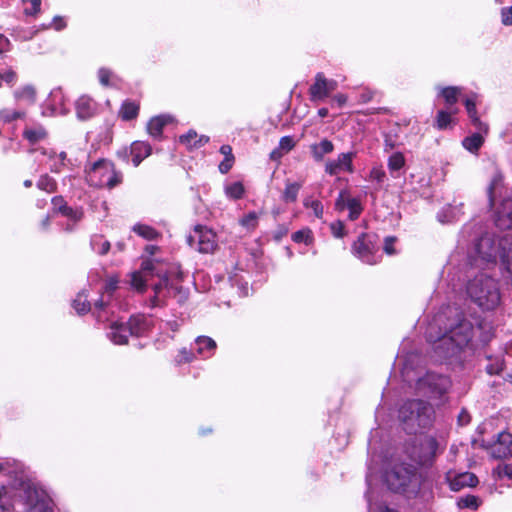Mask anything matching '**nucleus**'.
I'll use <instances>...</instances> for the list:
<instances>
[{
  "instance_id": "nucleus-44",
  "label": "nucleus",
  "mask_w": 512,
  "mask_h": 512,
  "mask_svg": "<svg viewBox=\"0 0 512 512\" xmlns=\"http://www.w3.org/2000/svg\"><path fill=\"white\" fill-rule=\"evenodd\" d=\"M73 307L79 314H85L90 310V304L87 301L86 297L82 294H79L73 302Z\"/></svg>"
},
{
  "instance_id": "nucleus-18",
  "label": "nucleus",
  "mask_w": 512,
  "mask_h": 512,
  "mask_svg": "<svg viewBox=\"0 0 512 512\" xmlns=\"http://www.w3.org/2000/svg\"><path fill=\"white\" fill-rule=\"evenodd\" d=\"M173 121L170 115H159L150 119L147 124V132L155 139H161L163 128Z\"/></svg>"
},
{
  "instance_id": "nucleus-20",
  "label": "nucleus",
  "mask_w": 512,
  "mask_h": 512,
  "mask_svg": "<svg viewBox=\"0 0 512 512\" xmlns=\"http://www.w3.org/2000/svg\"><path fill=\"white\" fill-rule=\"evenodd\" d=\"M129 331L126 323L114 322L110 326L108 333L109 339L116 345H125L128 343Z\"/></svg>"
},
{
  "instance_id": "nucleus-56",
  "label": "nucleus",
  "mask_w": 512,
  "mask_h": 512,
  "mask_svg": "<svg viewBox=\"0 0 512 512\" xmlns=\"http://www.w3.org/2000/svg\"><path fill=\"white\" fill-rule=\"evenodd\" d=\"M496 471L500 477L512 479V464H499Z\"/></svg>"
},
{
  "instance_id": "nucleus-12",
  "label": "nucleus",
  "mask_w": 512,
  "mask_h": 512,
  "mask_svg": "<svg viewBox=\"0 0 512 512\" xmlns=\"http://www.w3.org/2000/svg\"><path fill=\"white\" fill-rule=\"evenodd\" d=\"M126 325L130 336L141 337L151 329L152 323L145 315L136 314L129 318Z\"/></svg>"
},
{
  "instance_id": "nucleus-22",
  "label": "nucleus",
  "mask_w": 512,
  "mask_h": 512,
  "mask_svg": "<svg viewBox=\"0 0 512 512\" xmlns=\"http://www.w3.org/2000/svg\"><path fill=\"white\" fill-rule=\"evenodd\" d=\"M152 148L149 143L137 141L131 146L132 162L134 166H138L143 159L151 154Z\"/></svg>"
},
{
  "instance_id": "nucleus-19",
  "label": "nucleus",
  "mask_w": 512,
  "mask_h": 512,
  "mask_svg": "<svg viewBox=\"0 0 512 512\" xmlns=\"http://www.w3.org/2000/svg\"><path fill=\"white\" fill-rule=\"evenodd\" d=\"M210 138L206 135L198 136L193 129L179 137V142L187 147L188 150L203 147L209 142Z\"/></svg>"
},
{
  "instance_id": "nucleus-21",
  "label": "nucleus",
  "mask_w": 512,
  "mask_h": 512,
  "mask_svg": "<svg viewBox=\"0 0 512 512\" xmlns=\"http://www.w3.org/2000/svg\"><path fill=\"white\" fill-rule=\"evenodd\" d=\"M495 224L501 229L512 227V200L504 201L502 210L497 213Z\"/></svg>"
},
{
  "instance_id": "nucleus-9",
  "label": "nucleus",
  "mask_w": 512,
  "mask_h": 512,
  "mask_svg": "<svg viewBox=\"0 0 512 512\" xmlns=\"http://www.w3.org/2000/svg\"><path fill=\"white\" fill-rule=\"evenodd\" d=\"M438 443L434 437L420 436L417 445L411 451V458L420 465L429 464L436 455Z\"/></svg>"
},
{
  "instance_id": "nucleus-13",
  "label": "nucleus",
  "mask_w": 512,
  "mask_h": 512,
  "mask_svg": "<svg viewBox=\"0 0 512 512\" xmlns=\"http://www.w3.org/2000/svg\"><path fill=\"white\" fill-rule=\"evenodd\" d=\"M512 434L502 431L497 436V441L491 447V455L494 458L501 459L511 453Z\"/></svg>"
},
{
  "instance_id": "nucleus-6",
  "label": "nucleus",
  "mask_w": 512,
  "mask_h": 512,
  "mask_svg": "<svg viewBox=\"0 0 512 512\" xmlns=\"http://www.w3.org/2000/svg\"><path fill=\"white\" fill-rule=\"evenodd\" d=\"M154 296L150 299V306H162L165 299L170 296H179L178 302H184L187 299V291L182 286L174 285L165 274L160 277L159 283L153 286Z\"/></svg>"
},
{
  "instance_id": "nucleus-5",
  "label": "nucleus",
  "mask_w": 512,
  "mask_h": 512,
  "mask_svg": "<svg viewBox=\"0 0 512 512\" xmlns=\"http://www.w3.org/2000/svg\"><path fill=\"white\" fill-rule=\"evenodd\" d=\"M386 483L390 490L398 493H415L420 486L416 467L408 463L395 464L386 474Z\"/></svg>"
},
{
  "instance_id": "nucleus-42",
  "label": "nucleus",
  "mask_w": 512,
  "mask_h": 512,
  "mask_svg": "<svg viewBox=\"0 0 512 512\" xmlns=\"http://www.w3.org/2000/svg\"><path fill=\"white\" fill-rule=\"evenodd\" d=\"M240 224L247 230H254L258 225V215L256 212H249L240 219Z\"/></svg>"
},
{
  "instance_id": "nucleus-26",
  "label": "nucleus",
  "mask_w": 512,
  "mask_h": 512,
  "mask_svg": "<svg viewBox=\"0 0 512 512\" xmlns=\"http://www.w3.org/2000/svg\"><path fill=\"white\" fill-rule=\"evenodd\" d=\"M196 346L199 354L210 357L216 349V342L208 336H199L196 339Z\"/></svg>"
},
{
  "instance_id": "nucleus-10",
  "label": "nucleus",
  "mask_w": 512,
  "mask_h": 512,
  "mask_svg": "<svg viewBox=\"0 0 512 512\" xmlns=\"http://www.w3.org/2000/svg\"><path fill=\"white\" fill-rule=\"evenodd\" d=\"M25 512H53L49 497L36 488L28 487L25 490Z\"/></svg>"
},
{
  "instance_id": "nucleus-54",
  "label": "nucleus",
  "mask_w": 512,
  "mask_h": 512,
  "mask_svg": "<svg viewBox=\"0 0 512 512\" xmlns=\"http://www.w3.org/2000/svg\"><path fill=\"white\" fill-rule=\"evenodd\" d=\"M330 229L334 237L343 238L345 235V227L342 221H336L330 224Z\"/></svg>"
},
{
  "instance_id": "nucleus-51",
  "label": "nucleus",
  "mask_w": 512,
  "mask_h": 512,
  "mask_svg": "<svg viewBox=\"0 0 512 512\" xmlns=\"http://www.w3.org/2000/svg\"><path fill=\"white\" fill-rule=\"evenodd\" d=\"M15 97L18 99L26 98L33 101L35 98V90L31 86H26L23 89L15 92Z\"/></svg>"
},
{
  "instance_id": "nucleus-4",
  "label": "nucleus",
  "mask_w": 512,
  "mask_h": 512,
  "mask_svg": "<svg viewBox=\"0 0 512 512\" xmlns=\"http://www.w3.org/2000/svg\"><path fill=\"white\" fill-rule=\"evenodd\" d=\"M433 409L423 400L406 401L399 410V419L409 434H416L420 429L428 427L432 422Z\"/></svg>"
},
{
  "instance_id": "nucleus-14",
  "label": "nucleus",
  "mask_w": 512,
  "mask_h": 512,
  "mask_svg": "<svg viewBox=\"0 0 512 512\" xmlns=\"http://www.w3.org/2000/svg\"><path fill=\"white\" fill-rule=\"evenodd\" d=\"M424 383L432 392L438 395L446 393L451 385V381L447 376L435 373H428L424 378Z\"/></svg>"
},
{
  "instance_id": "nucleus-27",
  "label": "nucleus",
  "mask_w": 512,
  "mask_h": 512,
  "mask_svg": "<svg viewBox=\"0 0 512 512\" xmlns=\"http://www.w3.org/2000/svg\"><path fill=\"white\" fill-rule=\"evenodd\" d=\"M476 330L480 332L479 341L482 345L488 344L494 337L493 326L490 322L480 320L476 324Z\"/></svg>"
},
{
  "instance_id": "nucleus-53",
  "label": "nucleus",
  "mask_w": 512,
  "mask_h": 512,
  "mask_svg": "<svg viewBox=\"0 0 512 512\" xmlns=\"http://www.w3.org/2000/svg\"><path fill=\"white\" fill-rule=\"evenodd\" d=\"M295 146V142L291 136H284L279 141V148L284 152L287 153L291 151Z\"/></svg>"
},
{
  "instance_id": "nucleus-57",
  "label": "nucleus",
  "mask_w": 512,
  "mask_h": 512,
  "mask_svg": "<svg viewBox=\"0 0 512 512\" xmlns=\"http://www.w3.org/2000/svg\"><path fill=\"white\" fill-rule=\"evenodd\" d=\"M396 240L397 239L394 236H388L385 238L383 247L385 253H387L388 255H393L396 253V250L394 248Z\"/></svg>"
},
{
  "instance_id": "nucleus-47",
  "label": "nucleus",
  "mask_w": 512,
  "mask_h": 512,
  "mask_svg": "<svg viewBox=\"0 0 512 512\" xmlns=\"http://www.w3.org/2000/svg\"><path fill=\"white\" fill-rule=\"evenodd\" d=\"M24 116V113L19 111H11L8 109H2L0 111V120L4 123L12 122L18 118H21Z\"/></svg>"
},
{
  "instance_id": "nucleus-23",
  "label": "nucleus",
  "mask_w": 512,
  "mask_h": 512,
  "mask_svg": "<svg viewBox=\"0 0 512 512\" xmlns=\"http://www.w3.org/2000/svg\"><path fill=\"white\" fill-rule=\"evenodd\" d=\"M334 150L333 143L328 139H323L319 143L310 145V151L315 161L320 162L326 154H330Z\"/></svg>"
},
{
  "instance_id": "nucleus-2",
  "label": "nucleus",
  "mask_w": 512,
  "mask_h": 512,
  "mask_svg": "<svg viewBox=\"0 0 512 512\" xmlns=\"http://www.w3.org/2000/svg\"><path fill=\"white\" fill-rule=\"evenodd\" d=\"M475 252L487 263H496L499 256L506 272L512 275V234L497 240L493 234L485 233L476 242Z\"/></svg>"
},
{
  "instance_id": "nucleus-49",
  "label": "nucleus",
  "mask_w": 512,
  "mask_h": 512,
  "mask_svg": "<svg viewBox=\"0 0 512 512\" xmlns=\"http://www.w3.org/2000/svg\"><path fill=\"white\" fill-rule=\"evenodd\" d=\"M337 163L341 170L346 169L352 171V153H341L338 155Z\"/></svg>"
},
{
  "instance_id": "nucleus-52",
  "label": "nucleus",
  "mask_w": 512,
  "mask_h": 512,
  "mask_svg": "<svg viewBox=\"0 0 512 512\" xmlns=\"http://www.w3.org/2000/svg\"><path fill=\"white\" fill-rule=\"evenodd\" d=\"M16 79L17 75L11 69L5 71L4 73H0V87H2L3 82H5L8 85H13Z\"/></svg>"
},
{
  "instance_id": "nucleus-59",
  "label": "nucleus",
  "mask_w": 512,
  "mask_h": 512,
  "mask_svg": "<svg viewBox=\"0 0 512 512\" xmlns=\"http://www.w3.org/2000/svg\"><path fill=\"white\" fill-rule=\"evenodd\" d=\"M234 162H235V159L224 158V160L221 161L218 166L219 171L222 174L228 173L231 170V168L233 167Z\"/></svg>"
},
{
  "instance_id": "nucleus-11",
  "label": "nucleus",
  "mask_w": 512,
  "mask_h": 512,
  "mask_svg": "<svg viewBox=\"0 0 512 512\" xmlns=\"http://www.w3.org/2000/svg\"><path fill=\"white\" fill-rule=\"evenodd\" d=\"M99 169H104L107 174V179L99 180L100 185L112 189L122 182L123 175L120 171L115 169L112 162L105 159H100L94 162L91 167V173H96Z\"/></svg>"
},
{
  "instance_id": "nucleus-34",
  "label": "nucleus",
  "mask_w": 512,
  "mask_h": 512,
  "mask_svg": "<svg viewBox=\"0 0 512 512\" xmlns=\"http://www.w3.org/2000/svg\"><path fill=\"white\" fill-rule=\"evenodd\" d=\"M133 231L147 240L157 239L158 236L160 235L159 232L153 227L142 224L135 225L133 227Z\"/></svg>"
},
{
  "instance_id": "nucleus-40",
  "label": "nucleus",
  "mask_w": 512,
  "mask_h": 512,
  "mask_svg": "<svg viewBox=\"0 0 512 512\" xmlns=\"http://www.w3.org/2000/svg\"><path fill=\"white\" fill-rule=\"evenodd\" d=\"M476 483H477V478L473 474L464 473V474H461L457 479H455L452 482V488L458 489L457 488L458 485L474 486Z\"/></svg>"
},
{
  "instance_id": "nucleus-32",
  "label": "nucleus",
  "mask_w": 512,
  "mask_h": 512,
  "mask_svg": "<svg viewBox=\"0 0 512 512\" xmlns=\"http://www.w3.org/2000/svg\"><path fill=\"white\" fill-rule=\"evenodd\" d=\"M349 210L348 218L351 221H355L359 218L363 211L362 204L357 198H347V207Z\"/></svg>"
},
{
  "instance_id": "nucleus-64",
  "label": "nucleus",
  "mask_w": 512,
  "mask_h": 512,
  "mask_svg": "<svg viewBox=\"0 0 512 512\" xmlns=\"http://www.w3.org/2000/svg\"><path fill=\"white\" fill-rule=\"evenodd\" d=\"M9 47H10L9 39L6 36H4L3 34H0V54L8 51Z\"/></svg>"
},
{
  "instance_id": "nucleus-38",
  "label": "nucleus",
  "mask_w": 512,
  "mask_h": 512,
  "mask_svg": "<svg viewBox=\"0 0 512 512\" xmlns=\"http://www.w3.org/2000/svg\"><path fill=\"white\" fill-rule=\"evenodd\" d=\"M405 165V158L402 153L395 152L388 159V168L391 172L399 171Z\"/></svg>"
},
{
  "instance_id": "nucleus-31",
  "label": "nucleus",
  "mask_w": 512,
  "mask_h": 512,
  "mask_svg": "<svg viewBox=\"0 0 512 512\" xmlns=\"http://www.w3.org/2000/svg\"><path fill=\"white\" fill-rule=\"evenodd\" d=\"M23 136L30 144H36L47 137V131L41 126L32 129H25Z\"/></svg>"
},
{
  "instance_id": "nucleus-41",
  "label": "nucleus",
  "mask_w": 512,
  "mask_h": 512,
  "mask_svg": "<svg viewBox=\"0 0 512 512\" xmlns=\"http://www.w3.org/2000/svg\"><path fill=\"white\" fill-rule=\"evenodd\" d=\"M58 211L62 215L66 216L74 221H79L83 217V212L81 210L73 209L72 207L67 206V204H63L61 207H59Z\"/></svg>"
},
{
  "instance_id": "nucleus-24",
  "label": "nucleus",
  "mask_w": 512,
  "mask_h": 512,
  "mask_svg": "<svg viewBox=\"0 0 512 512\" xmlns=\"http://www.w3.org/2000/svg\"><path fill=\"white\" fill-rule=\"evenodd\" d=\"M465 107H466L467 113L469 115V118H470L472 124L478 129V131L487 133L488 125L483 123L480 120V118L478 117L475 101L473 99H469V98L466 99Z\"/></svg>"
},
{
  "instance_id": "nucleus-62",
  "label": "nucleus",
  "mask_w": 512,
  "mask_h": 512,
  "mask_svg": "<svg viewBox=\"0 0 512 512\" xmlns=\"http://www.w3.org/2000/svg\"><path fill=\"white\" fill-rule=\"evenodd\" d=\"M339 171H341V168L336 160L326 163L325 172L329 175H336Z\"/></svg>"
},
{
  "instance_id": "nucleus-58",
  "label": "nucleus",
  "mask_w": 512,
  "mask_h": 512,
  "mask_svg": "<svg viewBox=\"0 0 512 512\" xmlns=\"http://www.w3.org/2000/svg\"><path fill=\"white\" fill-rule=\"evenodd\" d=\"M501 21L505 26L512 25V6L509 8H502Z\"/></svg>"
},
{
  "instance_id": "nucleus-35",
  "label": "nucleus",
  "mask_w": 512,
  "mask_h": 512,
  "mask_svg": "<svg viewBox=\"0 0 512 512\" xmlns=\"http://www.w3.org/2000/svg\"><path fill=\"white\" fill-rule=\"evenodd\" d=\"M37 187L40 190L46 191L48 193H53L57 189V183L48 174H44L39 178L37 182Z\"/></svg>"
},
{
  "instance_id": "nucleus-25",
  "label": "nucleus",
  "mask_w": 512,
  "mask_h": 512,
  "mask_svg": "<svg viewBox=\"0 0 512 512\" xmlns=\"http://www.w3.org/2000/svg\"><path fill=\"white\" fill-rule=\"evenodd\" d=\"M457 112V108H446V110H439L435 119V127L439 130L447 129L453 122L452 115L456 114Z\"/></svg>"
},
{
  "instance_id": "nucleus-45",
  "label": "nucleus",
  "mask_w": 512,
  "mask_h": 512,
  "mask_svg": "<svg viewBox=\"0 0 512 512\" xmlns=\"http://www.w3.org/2000/svg\"><path fill=\"white\" fill-rule=\"evenodd\" d=\"M292 240L296 243H311V231L309 229L298 230L292 234Z\"/></svg>"
},
{
  "instance_id": "nucleus-3",
  "label": "nucleus",
  "mask_w": 512,
  "mask_h": 512,
  "mask_svg": "<svg viewBox=\"0 0 512 512\" xmlns=\"http://www.w3.org/2000/svg\"><path fill=\"white\" fill-rule=\"evenodd\" d=\"M467 293L472 301L484 310L495 309L501 300L497 280L485 273L476 275L468 282Z\"/></svg>"
},
{
  "instance_id": "nucleus-17",
  "label": "nucleus",
  "mask_w": 512,
  "mask_h": 512,
  "mask_svg": "<svg viewBox=\"0 0 512 512\" xmlns=\"http://www.w3.org/2000/svg\"><path fill=\"white\" fill-rule=\"evenodd\" d=\"M76 114L80 120H87L93 117L96 113V103L94 100L86 95L81 96L76 101Z\"/></svg>"
},
{
  "instance_id": "nucleus-48",
  "label": "nucleus",
  "mask_w": 512,
  "mask_h": 512,
  "mask_svg": "<svg viewBox=\"0 0 512 512\" xmlns=\"http://www.w3.org/2000/svg\"><path fill=\"white\" fill-rule=\"evenodd\" d=\"M24 4H29L24 9V14L28 16H35L40 11L41 0H22Z\"/></svg>"
},
{
  "instance_id": "nucleus-1",
  "label": "nucleus",
  "mask_w": 512,
  "mask_h": 512,
  "mask_svg": "<svg viewBox=\"0 0 512 512\" xmlns=\"http://www.w3.org/2000/svg\"><path fill=\"white\" fill-rule=\"evenodd\" d=\"M446 322L442 334L433 342V352L437 359L460 361L467 349H475L473 342L475 327L468 317L458 309L447 308Z\"/></svg>"
},
{
  "instance_id": "nucleus-60",
  "label": "nucleus",
  "mask_w": 512,
  "mask_h": 512,
  "mask_svg": "<svg viewBox=\"0 0 512 512\" xmlns=\"http://www.w3.org/2000/svg\"><path fill=\"white\" fill-rule=\"evenodd\" d=\"M111 76V71L106 68H100L98 71V77L99 81L102 85L108 86L109 85V79Z\"/></svg>"
},
{
  "instance_id": "nucleus-29",
  "label": "nucleus",
  "mask_w": 512,
  "mask_h": 512,
  "mask_svg": "<svg viewBox=\"0 0 512 512\" xmlns=\"http://www.w3.org/2000/svg\"><path fill=\"white\" fill-rule=\"evenodd\" d=\"M484 143V138L480 131L474 133L468 137H465L462 141L463 147L471 153H476Z\"/></svg>"
},
{
  "instance_id": "nucleus-30",
  "label": "nucleus",
  "mask_w": 512,
  "mask_h": 512,
  "mask_svg": "<svg viewBox=\"0 0 512 512\" xmlns=\"http://www.w3.org/2000/svg\"><path fill=\"white\" fill-rule=\"evenodd\" d=\"M461 93V89L459 87H446L442 89V96L445 100L447 108H455L454 105L458 102V96Z\"/></svg>"
},
{
  "instance_id": "nucleus-63",
  "label": "nucleus",
  "mask_w": 512,
  "mask_h": 512,
  "mask_svg": "<svg viewBox=\"0 0 512 512\" xmlns=\"http://www.w3.org/2000/svg\"><path fill=\"white\" fill-rule=\"evenodd\" d=\"M373 96L374 92L372 90L365 89L359 94V102L367 103L372 100Z\"/></svg>"
},
{
  "instance_id": "nucleus-8",
  "label": "nucleus",
  "mask_w": 512,
  "mask_h": 512,
  "mask_svg": "<svg viewBox=\"0 0 512 512\" xmlns=\"http://www.w3.org/2000/svg\"><path fill=\"white\" fill-rule=\"evenodd\" d=\"M375 238V235L362 233L352 245V252L364 263L372 265L377 262L374 258L378 251Z\"/></svg>"
},
{
  "instance_id": "nucleus-46",
  "label": "nucleus",
  "mask_w": 512,
  "mask_h": 512,
  "mask_svg": "<svg viewBox=\"0 0 512 512\" xmlns=\"http://www.w3.org/2000/svg\"><path fill=\"white\" fill-rule=\"evenodd\" d=\"M304 206L306 208H311L314 212V215L317 217V218H322L323 216V205L320 201L318 200H312L310 198H307L304 200Z\"/></svg>"
},
{
  "instance_id": "nucleus-28",
  "label": "nucleus",
  "mask_w": 512,
  "mask_h": 512,
  "mask_svg": "<svg viewBox=\"0 0 512 512\" xmlns=\"http://www.w3.org/2000/svg\"><path fill=\"white\" fill-rule=\"evenodd\" d=\"M139 104L132 101H125L119 111V115L124 121H131L137 118L139 114Z\"/></svg>"
},
{
  "instance_id": "nucleus-36",
  "label": "nucleus",
  "mask_w": 512,
  "mask_h": 512,
  "mask_svg": "<svg viewBox=\"0 0 512 512\" xmlns=\"http://www.w3.org/2000/svg\"><path fill=\"white\" fill-rule=\"evenodd\" d=\"M301 189V184L294 182L288 183L283 192V200L285 202H295L297 200L298 192Z\"/></svg>"
},
{
  "instance_id": "nucleus-15",
  "label": "nucleus",
  "mask_w": 512,
  "mask_h": 512,
  "mask_svg": "<svg viewBox=\"0 0 512 512\" xmlns=\"http://www.w3.org/2000/svg\"><path fill=\"white\" fill-rule=\"evenodd\" d=\"M153 269L151 261H144L140 271H135L131 274V285L139 292H143L146 288L148 276H150Z\"/></svg>"
},
{
  "instance_id": "nucleus-50",
  "label": "nucleus",
  "mask_w": 512,
  "mask_h": 512,
  "mask_svg": "<svg viewBox=\"0 0 512 512\" xmlns=\"http://www.w3.org/2000/svg\"><path fill=\"white\" fill-rule=\"evenodd\" d=\"M501 183V177L500 176H495L489 186H488V189H487V193H488V198H489V204L490 206L492 207L494 205V190L500 185Z\"/></svg>"
},
{
  "instance_id": "nucleus-55",
  "label": "nucleus",
  "mask_w": 512,
  "mask_h": 512,
  "mask_svg": "<svg viewBox=\"0 0 512 512\" xmlns=\"http://www.w3.org/2000/svg\"><path fill=\"white\" fill-rule=\"evenodd\" d=\"M347 198H351L347 191H341L335 201V209L343 211L347 207Z\"/></svg>"
},
{
  "instance_id": "nucleus-43",
  "label": "nucleus",
  "mask_w": 512,
  "mask_h": 512,
  "mask_svg": "<svg viewBox=\"0 0 512 512\" xmlns=\"http://www.w3.org/2000/svg\"><path fill=\"white\" fill-rule=\"evenodd\" d=\"M458 506L460 508H470L475 510L479 506V498L474 495L460 497L458 500Z\"/></svg>"
},
{
  "instance_id": "nucleus-61",
  "label": "nucleus",
  "mask_w": 512,
  "mask_h": 512,
  "mask_svg": "<svg viewBox=\"0 0 512 512\" xmlns=\"http://www.w3.org/2000/svg\"><path fill=\"white\" fill-rule=\"evenodd\" d=\"M370 178L377 181L378 183H382L386 178V174L382 169L373 168L370 172Z\"/></svg>"
},
{
  "instance_id": "nucleus-37",
  "label": "nucleus",
  "mask_w": 512,
  "mask_h": 512,
  "mask_svg": "<svg viewBox=\"0 0 512 512\" xmlns=\"http://www.w3.org/2000/svg\"><path fill=\"white\" fill-rule=\"evenodd\" d=\"M487 359L490 361L485 368L488 374L497 375L503 370L504 360L502 357L499 356L492 358L491 356H488Z\"/></svg>"
},
{
  "instance_id": "nucleus-33",
  "label": "nucleus",
  "mask_w": 512,
  "mask_h": 512,
  "mask_svg": "<svg viewBox=\"0 0 512 512\" xmlns=\"http://www.w3.org/2000/svg\"><path fill=\"white\" fill-rule=\"evenodd\" d=\"M92 249L99 255H105L110 250V242L105 240L102 236L96 235L91 240Z\"/></svg>"
},
{
  "instance_id": "nucleus-16",
  "label": "nucleus",
  "mask_w": 512,
  "mask_h": 512,
  "mask_svg": "<svg viewBox=\"0 0 512 512\" xmlns=\"http://www.w3.org/2000/svg\"><path fill=\"white\" fill-rule=\"evenodd\" d=\"M329 91L327 89L326 77L322 72L315 75V81L309 88V96L312 102L320 101L328 97Z\"/></svg>"
},
{
  "instance_id": "nucleus-39",
  "label": "nucleus",
  "mask_w": 512,
  "mask_h": 512,
  "mask_svg": "<svg viewBox=\"0 0 512 512\" xmlns=\"http://www.w3.org/2000/svg\"><path fill=\"white\" fill-rule=\"evenodd\" d=\"M225 192L228 197L237 200L243 197L245 189L241 182H234L225 188Z\"/></svg>"
},
{
  "instance_id": "nucleus-7",
  "label": "nucleus",
  "mask_w": 512,
  "mask_h": 512,
  "mask_svg": "<svg viewBox=\"0 0 512 512\" xmlns=\"http://www.w3.org/2000/svg\"><path fill=\"white\" fill-rule=\"evenodd\" d=\"M190 247L200 253H213L217 248L216 234L209 228L197 225L192 234L187 237Z\"/></svg>"
}]
</instances>
